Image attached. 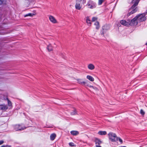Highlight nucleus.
Segmentation results:
<instances>
[{
  "instance_id": "14",
  "label": "nucleus",
  "mask_w": 147,
  "mask_h": 147,
  "mask_svg": "<svg viewBox=\"0 0 147 147\" xmlns=\"http://www.w3.org/2000/svg\"><path fill=\"white\" fill-rule=\"evenodd\" d=\"M8 109L7 107L5 105H0V109L2 110H6Z\"/></svg>"
},
{
  "instance_id": "12",
  "label": "nucleus",
  "mask_w": 147,
  "mask_h": 147,
  "mask_svg": "<svg viewBox=\"0 0 147 147\" xmlns=\"http://www.w3.org/2000/svg\"><path fill=\"white\" fill-rule=\"evenodd\" d=\"M95 142L96 144V145H99L102 143V141H101L100 139L96 138H95Z\"/></svg>"
},
{
  "instance_id": "20",
  "label": "nucleus",
  "mask_w": 147,
  "mask_h": 147,
  "mask_svg": "<svg viewBox=\"0 0 147 147\" xmlns=\"http://www.w3.org/2000/svg\"><path fill=\"white\" fill-rule=\"evenodd\" d=\"M107 134V132L105 131H99L98 132V134L100 135H106Z\"/></svg>"
},
{
  "instance_id": "29",
  "label": "nucleus",
  "mask_w": 147,
  "mask_h": 147,
  "mask_svg": "<svg viewBox=\"0 0 147 147\" xmlns=\"http://www.w3.org/2000/svg\"><path fill=\"white\" fill-rule=\"evenodd\" d=\"M97 20V18L95 17H94L92 18V21H94Z\"/></svg>"
},
{
  "instance_id": "26",
  "label": "nucleus",
  "mask_w": 147,
  "mask_h": 147,
  "mask_svg": "<svg viewBox=\"0 0 147 147\" xmlns=\"http://www.w3.org/2000/svg\"><path fill=\"white\" fill-rule=\"evenodd\" d=\"M104 0H98V4L99 5H101L103 2L104 1Z\"/></svg>"
},
{
  "instance_id": "25",
  "label": "nucleus",
  "mask_w": 147,
  "mask_h": 147,
  "mask_svg": "<svg viewBox=\"0 0 147 147\" xmlns=\"http://www.w3.org/2000/svg\"><path fill=\"white\" fill-rule=\"evenodd\" d=\"M137 11V9L136 8L131 11V14H133L134 13L136 12Z\"/></svg>"
},
{
  "instance_id": "1",
  "label": "nucleus",
  "mask_w": 147,
  "mask_h": 147,
  "mask_svg": "<svg viewBox=\"0 0 147 147\" xmlns=\"http://www.w3.org/2000/svg\"><path fill=\"white\" fill-rule=\"evenodd\" d=\"M108 136L109 140L111 142H116L118 140V137L115 133L110 132L108 134Z\"/></svg>"
},
{
  "instance_id": "19",
  "label": "nucleus",
  "mask_w": 147,
  "mask_h": 147,
  "mask_svg": "<svg viewBox=\"0 0 147 147\" xmlns=\"http://www.w3.org/2000/svg\"><path fill=\"white\" fill-rule=\"evenodd\" d=\"M86 86H88L90 88H93V89H94L95 91H98V88H97L96 87L93 86H92L88 84H87V85H86Z\"/></svg>"
},
{
  "instance_id": "6",
  "label": "nucleus",
  "mask_w": 147,
  "mask_h": 147,
  "mask_svg": "<svg viewBox=\"0 0 147 147\" xmlns=\"http://www.w3.org/2000/svg\"><path fill=\"white\" fill-rule=\"evenodd\" d=\"M88 8L90 9H93L96 7V5L95 3L93 2H90L87 4Z\"/></svg>"
},
{
  "instance_id": "23",
  "label": "nucleus",
  "mask_w": 147,
  "mask_h": 147,
  "mask_svg": "<svg viewBox=\"0 0 147 147\" xmlns=\"http://www.w3.org/2000/svg\"><path fill=\"white\" fill-rule=\"evenodd\" d=\"M95 25L96 26V28L97 29H98L99 28V23L98 22H96L94 23Z\"/></svg>"
},
{
  "instance_id": "5",
  "label": "nucleus",
  "mask_w": 147,
  "mask_h": 147,
  "mask_svg": "<svg viewBox=\"0 0 147 147\" xmlns=\"http://www.w3.org/2000/svg\"><path fill=\"white\" fill-rule=\"evenodd\" d=\"M14 129L16 131L23 130L26 128L25 127L19 124H17L14 126Z\"/></svg>"
},
{
  "instance_id": "7",
  "label": "nucleus",
  "mask_w": 147,
  "mask_h": 147,
  "mask_svg": "<svg viewBox=\"0 0 147 147\" xmlns=\"http://www.w3.org/2000/svg\"><path fill=\"white\" fill-rule=\"evenodd\" d=\"M109 29V26L107 25H104L102 27V32L101 33L102 35L103 34L105 33L106 31Z\"/></svg>"
},
{
  "instance_id": "3",
  "label": "nucleus",
  "mask_w": 147,
  "mask_h": 147,
  "mask_svg": "<svg viewBox=\"0 0 147 147\" xmlns=\"http://www.w3.org/2000/svg\"><path fill=\"white\" fill-rule=\"evenodd\" d=\"M145 15L146 14L144 13L137 16L136 17L138 22L145 21L146 19V17H145Z\"/></svg>"
},
{
  "instance_id": "17",
  "label": "nucleus",
  "mask_w": 147,
  "mask_h": 147,
  "mask_svg": "<svg viewBox=\"0 0 147 147\" xmlns=\"http://www.w3.org/2000/svg\"><path fill=\"white\" fill-rule=\"evenodd\" d=\"M71 134L73 135L76 136L79 134L78 131H72L70 132Z\"/></svg>"
},
{
  "instance_id": "36",
  "label": "nucleus",
  "mask_w": 147,
  "mask_h": 147,
  "mask_svg": "<svg viewBox=\"0 0 147 147\" xmlns=\"http://www.w3.org/2000/svg\"><path fill=\"white\" fill-rule=\"evenodd\" d=\"M96 147H101L100 146H99V145H96Z\"/></svg>"
},
{
  "instance_id": "22",
  "label": "nucleus",
  "mask_w": 147,
  "mask_h": 147,
  "mask_svg": "<svg viewBox=\"0 0 147 147\" xmlns=\"http://www.w3.org/2000/svg\"><path fill=\"white\" fill-rule=\"evenodd\" d=\"M56 135L55 134H53L50 136V139L52 140H53L56 137Z\"/></svg>"
},
{
  "instance_id": "35",
  "label": "nucleus",
  "mask_w": 147,
  "mask_h": 147,
  "mask_svg": "<svg viewBox=\"0 0 147 147\" xmlns=\"http://www.w3.org/2000/svg\"><path fill=\"white\" fill-rule=\"evenodd\" d=\"M3 2V0H0V4H2Z\"/></svg>"
},
{
  "instance_id": "21",
  "label": "nucleus",
  "mask_w": 147,
  "mask_h": 147,
  "mask_svg": "<svg viewBox=\"0 0 147 147\" xmlns=\"http://www.w3.org/2000/svg\"><path fill=\"white\" fill-rule=\"evenodd\" d=\"M36 14V13H28V14L24 15V17H26L27 16L32 17L34 16Z\"/></svg>"
},
{
  "instance_id": "15",
  "label": "nucleus",
  "mask_w": 147,
  "mask_h": 147,
  "mask_svg": "<svg viewBox=\"0 0 147 147\" xmlns=\"http://www.w3.org/2000/svg\"><path fill=\"white\" fill-rule=\"evenodd\" d=\"M47 49L48 50V51L49 52L52 51L53 49V48L51 45V44H49L47 45Z\"/></svg>"
},
{
  "instance_id": "32",
  "label": "nucleus",
  "mask_w": 147,
  "mask_h": 147,
  "mask_svg": "<svg viewBox=\"0 0 147 147\" xmlns=\"http://www.w3.org/2000/svg\"><path fill=\"white\" fill-rule=\"evenodd\" d=\"M131 14V11H130V12H129V13H128L127 14V16H129L131 14Z\"/></svg>"
},
{
  "instance_id": "31",
  "label": "nucleus",
  "mask_w": 147,
  "mask_h": 147,
  "mask_svg": "<svg viewBox=\"0 0 147 147\" xmlns=\"http://www.w3.org/2000/svg\"><path fill=\"white\" fill-rule=\"evenodd\" d=\"M69 145L70 146H74V144L72 142L70 143H69Z\"/></svg>"
},
{
  "instance_id": "34",
  "label": "nucleus",
  "mask_w": 147,
  "mask_h": 147,
  "mask_svg": "<svg viewBox=\"0 0 147 147\" xmlns=\"http://www.w3.org/2000/svg\"><path fill=\"white\" fill-rule=\"evenodd\" d=\"M8 147V145H3L1 147Z\"/></svg>"
},
{
  "instance_id": "9",
  "label": "nucleus",
  "mask_w": 147,
  "mask_h": 147,
  "mask_svg": "<svg viewBox=\"0 0 147 147\" xmlns=\"http://www.w3.org/2000/svg\"><path fill=\"white\" fill-rule=\"evenodd\" d=\"M77 81L79 84L84 85L85 86H86V85L88 84L87 82L83 81L82 79H78L77 80Z\"/></svg>"
},
{
  "instance_id": "2",
  "label": "nucleus",
  "mask_w": 147,
  "mask_h": 147,
  "mask_svg": "<svg viewBox=\"0 0 147 147\" xmlns=\"http://www.w3.org/2000/svg\"><path fill=\"white\" fill-rule=\"evenodd\" d=\"M82 0H76L75 7L78 10H80L82 7ZM82 3L84 4L85 3L86 0H82Z\"/></svg>"
},
{
  "instance_id": "10",
  "label": "nucleus",
  "mask_w": 147,
  "mask_h": 147,
  "mask_svg": "<svg viewBox=\"0 0 147 147\" xmlns=\"http://www.w3.org/2000/svg\"><path fill=\"white\" fill-rule=\"evenodd\" d=\"M139 1V0H133V2L134 3L133 5L131 7L130 9V10L136 7V6L138 5Z\"/></svg>"
},
{
  "instance_id": "18",
  "label": "nucleus",
  "mask_w": 147,
  "mask_h": 147,
  "mask_svg": "<svg viewBox=\"0 0 147 147\" xmlns=\"http://www.w3.org/2000/svg\"><path fill=\"white\" fill-rule=\"evenodd\" d=\"M86 78L91 81L93 82L94 81V78L90 75H87L86 76Z\"/></svg>"
},
{
  "instance_id": "8",
  "label": "nucleus",
  "mask_w": 147,
  "mask_h": 147,
  "mask_svg": "<svg viewBox=\"0 0 147 147\" xmlns=\"http://www.w3.org/2000/svg\"><path fill=\"white\" fill-rule=\"evenodd\" d=\"M50 21L53 23L55 24L57 23V22L55 17L52 16H50L49 17Z\"/></svg>"
},
{
  "instance_id": "24",
  "label": "nucleus",
  "mask_w": 147,
  "mask_h": 147,
  "mask_svg": "<svg viewBox=\"0 0 147 147\" xmlns=\"http://www.w3.org/2000/svg\"><path fill=\"white\" fill-rule=\"evenodd\" d=\"M77 113L76 110L75 109H74V111H72L71 112V114L72 115H74L76 114Z\"/></svg>"
},
{
  "instance_id": "16",
  "label": "nucleus",
  "mask_w": 147,
  "mask_h": 147,
  "mask_svg": "<svg viewBox=\"0 0 147 147\" xmlns=\"http://www.w3.org/2000/svg\"><path fill=\"white\" fill-rule=\"evenodd\" d=\"M86 20L87 24L88 26H90L91 25V23L89 17H87L86 18Z\"/></svg>"
},
{
  "instance_id": "4",
  "label": "nucleus",
  "mask_w": 147,
  "mask_h": 147,
  "mask_svg": "<svg viewBox=\"0 0 147 147\" xmlns=\"http://www.w3.org/2000/svg\"><path fill=\"white\" fill-rule=\"evenodd\" d=\"M138 22L137 20V19L136 17L134 18L131 21L130 20H128V23L129 24V26H134L136 25L137 24Z\"/></svg>"
},
{
  "instance_id": "28",
  "label": "nucleus",
  "mask_w": 147,
  "mask_h": 147,
  "mask_svg": "<svg viewBox=\"0 0 147 147\" xmlns=\"http://www.w3.org/2000/svg\"><path fill=\"white\" fill-rule=\"evenodd\" d=\"M7 100L8 105L9 106H11V102L10 101H9V100Z\"/></svg>"
},
{
  "instance_id": "11",
  "label": "nucleus",
  "mask_w": 147,
  "mask_h": 147,
  "mask_svg": "<svg viewBox=\"0 0 147 147\" xmlns=\"http://www.w3.org/2000/svg\"><path fill=\"white\" fill-rule=\"evenodd\" d=\"M120 23L125 26H129V24L128 23V20H127V21L125 20H122L120 21Z\"/></svg>"
},
{
  "instance_id": "33",
  "label": "nucleus",
  "mask_w": 147,
  "mask_h": 147,
  "mask_svg": "<svg viewBox=\"0 0 147 147\" xmlns=\"http://www.w3.org/2000/svg\"><path fill=\"white\" fill-rule=\"evenodd\" d=\"M4 142L3 141H0V145L2 144Z\"/></svg>"
},
{
  "instance_id": "30",
  "label": "nucleus",
  "mask_w": 147,
  "mask_h": 147,
  "mask_svg": "<svg viewBox=\"0 0 147 147\" xmlns=\"http://www.w3.org/2000/svg\"><path fill=\"white\" fill-rule=\"evenodd\" d=\"M118 139L119 141L121 142V144L122 143H123V141H122V139H121L120 138H118Z\"/></svg>"
},
{
  "instance_id": "37",
  "label": "nucleus",
  "mask_w": 147,
  "mask_h": 147,
  "mask_svg": "<svg viewBox=\"0 0 147 147\" xmlns=\"http://www.w3.org/2000/svg\"><path fill=\"white\" fill-rule=\"evenodd\" d=\"M146 45H147V42L146 44Z\"/></svg>"
},
{
  "instance_id": "27",
  "label": "nucleus",
  "mask_w": 147,
  "mask_h": 147,
  "mask_svg": "<svg viewBox=\"0 0 147 147\" xmlns=\"http://www.w3.org/2000/svg\"><path fill=\"white\" fill-rule=\"evenodd\" d=\"M140 113L142 115H144L145 114V112L142 109H141L140 111Z\"/></svg>"
},
{
  "instance_id": "13",
  "label": "nucleus",
  "mask_w": 147,
  "mask_h": 147,
  "mask_svg": "<svg viewBox=\"0 0 147 147\" xmlns=\"http://www.w3.org/2000/svg\"><path fill=\"white\" fill-rule=\"evenodd\" d=\"M88 68L91 70L94 69L95 68V67L94 65L92 64H89L88 65Z\"/></svg>"
}]
</instances>
